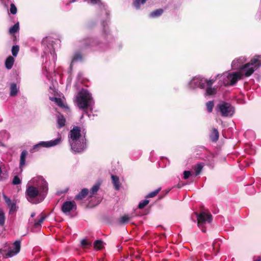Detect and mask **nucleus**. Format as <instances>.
I'll list each match as a JSON object with an SVG mask.
<instances>
[{
	"instance_id": "9d476101",
	"label": "nucleus",
	"mask_w": 261,
	"mask_h": 261,
	"mask_svg": "<svg viewBox=\"0 0 261 261\" xmlns=\"http://www.w3.org/2000/svg\"><path fill=\"white\" fill-rule=\"evenodd\" d=\"M72 150L76 152H81L86 148V144L84 142L79 141L77 142H70Z\"/></svg>"
},
{
	"instance_id": "6e6552de",
	"label": "nucleus",
	"mask_w": 261,
	"mask_h": 261,
	"mask_svg": "<svg viewBox=\"0 0 261 261\" xmlns=\"http://www.w3.org/2000/svg\"><path fill=\"white\" fill-rule=\"evenodd\" d=\"M12 248L6 254L5 257H11L19 252L21 248L20 241L19 240L15 241L13 244Z\"/></svg>"
},
{
	"instance_id": "a211bd4d",
	"label": "nucleus",
	"mask_w": 261,
	"mask_h": 261,
	"mask_svg": "<svg viewBox=\"0 0 261 261\" xmlns=\"http://www.w3.org/2000/svg\"><path fill=\"white\" fill-rule=\"evenodd\" d=\"M14 63V59L11 56H9L6 60L5 61V66L6 68L8 69H11Z\"/></svg>"
},
{
	"instance_id": "de8ad7c7",
	"label": "nucleus",
	"mask_w": 261,
	"mask_h": 261,
	"mask_svg": "<svg viewBox=\"0 0 261 261\" xmlns=\"http://www.w3.org/2000/svg\"><path fill=\"white\" fill-rule=\"evenodd\" d=\"M35 213H32L31 216V217H34L35 216Z\"/></svg>"
},
{
	"instance_id": "72a5a7b5",
	"label": "nucleus",
	"mask_w": 261,
	"mask_h": 261,
	"mask_svg": "<svg viewBox=\"0 0 261 261\" xmlns=\"http://www.w3.org/2000/svg\"><path fill=\"white\" fill-rule=\"evenodd\" d=\"M81 246L83 248H86L87 246H91V243L89 242L87 239H83L81 242Z\"/></svg>"
},
{
	"instance_id": "4468645a",
	"label": "nucleus",
	"mask_w": 261,
	"mask_h": 261,
	"mask_svg": "<svg viewBox=\"0 0 261 261\" xmlns=\"http://www.w3.org/2000/svg\"><path fill=\"white\" fill-rule=\"evenodd\" d=\"M219 138V133L217 128H213L211 130L210 138L213 142H216Z\"/></svg>"
},
{
	"instance_id": "20e7f679",
	"label": "nucleus",
	"mask_w": 261,
	"mask_h": 261,
	"mask_svg": "<svg viewBox=\"0 0 261 261\" xmlns=\"http://www.w3.org/2000/svg\"><path fill=\"white\" fill-rule=\"evenodd\" d=\"M217 108L219 109V111L223 117L231 116L234 113L233 107L230 103L226 102L218 104Z\"/></svg>"
},
{
	"instance_id": "8fccbe9b",
	"label": "nucleus",
	"mask_w": 261,
	"mask_h": 261,
	"mask_svg": "<svg viewBox=\"0 0 261 261\" xmlns=\"http://www.w3.org/2000/svg\"><path fill=\"white\" fill-rule=\"evenodd\" d=\"M169 192V190H168V191H166V194H167Z\"/></svg>"
},
{
	"instance_id": "a19ab883",
	"label": "nucleus",
	"mask_w": 261,
	"mask_h": 261,
	"mask_svg": "<svg viewBox=\"0 0 261 261\" xmlns=\"http://www.w3.org/2000/svg\"><path fill=\"white\" fill-rule=\"evenodd\" d=\"M55 101L56 103L60 107H63V103L62 100L60 98H57L55 97Z\"/></svg>"
},
{
	"instance_id": "ddd939ff",
	"label": "nucleus",
	"mask_w": 261,
	"mask_h": 261,
	"mask_svg": "<svg viewBox=\"0 0 261 261\" xmlns=\"http://www.w3.org/2000/svg\"><path fill=\"white\" fill-rule=\"evenodd\" d=\"M3 198L5 200V201L8 207L9 208V213H11L12 212H15L16 211V203L15 202H12L10 198L8 197L5 195H3Z\"/></svg>"
},
{
	"instance_id": "2eb2a0df",
	"label": "nucleus",
	"mask_w": 261,
	"mask_h": 261,
	"mask_svg": "<svg viewBox=\"0 0 261 261\" xmlns=\"http://www.w3.org/2000/svg\"><path fill=\"white\" fill-rule=\"evenodd\" d=\"M111 178L112 180V184L114 185L115 189L116 190H119L121 186L119 178L116 175H112Z\"/></svg>"
},
{
	"instance_id": "f8f14e48",
	"label": "nucleus",
	"mask_w": 261,
	"mask_h": 261,
	"mask_svg": "<svg viewBox=\"0 0 261 261\" xmlns=\"http://www.w3.org/2000/svg\"><path fill=\"white\" fill-rule=\"evenodd\" d=\"M89 193V190L87 188L83 189L74 197V200L82 203V201L88 196Z\"/></svg>"
},
{
	"instance_id": "c03bdc74",
	"label": "nucleus",
	"mask_w": 261,
	"mask_h": 261,
	"mask_svg": "<svg viewBox=\"0 0 261 261\" xmlns=\"http://www.w3.org/2000/svg\"><path fill=\"white\" fill-rule=\"evenodd\" d=\"M240 59H237L233 61L232 65L234 66L236 63L240 61Z\"/></svg>"
},
{
	"instance_id": "a878e982",
	"label": "nucleus",
	"mask_w": 261,
	"mask_h": 261,
	"mask_svg": "<svg viewBox=\"0 0 261 261\" xmlns=\"http://www.w3.org/2000/svg\"><path fill=\"white\" fill-rule=\"evenodd\" d=\"M94 248L96 250H101L103 248V242L101 240H96L94 243Z\"/></svg>"
},
{
	"instance_id": "e433bc0d",
	"label": "nucleus",
	"mask_w": 261,
	"mask_h": 261,
	"mask_svg": "<svg viewBox=\"0 0 261 261\" xmlns=\"http://www.w3.org/2000/svg\"><path fill=\"white\" fill-rule=\"evenodd\" d=\"M21 182V181L18 176H15L12 180V184L14 185H19Z\"/></svg>"
},
{
	"instance_id": "09e8293b",
	"label": "nucleus",
	"mask_w": 261,
	"mask_h": 261,
	"mask_svg": "<svg viewBox=\"0 0 261 261\" xmlns=\"http://www.w3.org/2000/svg\"><path fill=\"white\" fill-rule=\"evenodd\" d=\"M181 186L179 184H178L177 186V187L178 188H181Z\"/></svg>"
},
{
	"instance_id": "f704fd0d",
	"label": "nucleus",
	"mask_w": 261,
	"mask_h": 261,
	"mask_svg": "<svg viewBox=\"0 0 261 261\" xmlns=\"http://www.w3.org/2000/svg\"><path fill=\"white\" fill-rule=\"evenodd\" d=\"M19 50V47L18 45H14L12 48V54L13 56L16 57Z\"/></svg>"
},
{
	"instance_id": "c85d7f7f",
	"label": "nucleus",
	"mask_w": 261,
	"mask_h": 261,
	"mask_svg": "<svg viewBox=\"0 0 261 261\" xmlns=\"http://www.w3.org/2000/svg\"><path fill=\"white\" fill-rule=\"evenodd\" d=\"M203 165L202 164H198L194 168L196 175H199L203 168Z\"/></svg>"
},
{
	"instance_id": "423d86ee",
	"label": "nucleus",
	"mask_w": 261,
	"mask_h": 261,
	"mask_svg": "<svg viewBox=\"0 0 261 261\" xmlns=\"http://www.w3.org/2000/svg\"><path fill=\"white\" fill-rule=\"evenodd\" d=\"M25 194L27 198L29 201L36 198L39 194L42 195V194L38 191V189L33 186H29L27 188Z\"/></svg>"
},
{
	"instance_id": "b1692460",
	"label": "nucleus",
	"mask_w": 261,
	"mask_h": 261,
	"mask_svg": "<svg viewBox=\"0 0 261 261\" xmlns=\"http://www.w3.org/2000/svg\"><path fill=\"white\" fill-rule=\"evenodd\" d=\"M99 189V185L98 184H95L94 185L92 188L91 189L90 192H89V197L91 198L93 195L97 193V192Z\"/></svg>"
},
{
	"instance_id": "7ed1b4c3",
	"label": "nucleus",
	"mask_w": 261,
	"mask_h": 261,
	"mask_svg": "<svg viewBox=\"0 0 261 261\" xmlns=\"http://www.w3.org/2000/svg\"><path fill=\"white\" fill-rule=\"evenodd\" d=\"M91 96L86 89H82L76 96V101L79 108L81 109H87L89 107Z\"/></svg>"
},
{
	"instance_id": "0eeeda50",
	"label": "nucleus",
	"mask_w": 261,
	"mask_h": 261,
	"mask_svg": "<svg viewBox=\"0 0 261 261\" xmlns=\"http://www.w3.org/2000/svg\"><path fill=\"white\" fill-rule=\"evenodd\" d=\"M76 209V205L74 200L64 202L61 207L62 211L65 214L70 213L72 210H75Z\"/></svg>"
},
{
	"instance_id": "aec40b11",
	"label": "nucleus",
	"mask_w": 261,
	"mask_h": 261,
	"mask_svg": "<svg viewBox=\"0 0 261 261\" xmlns=\"http://www.w3.org/2000/svg\"><path fill=\"white\" fill-rule=\"evenodd\" d=\"M83 59V57L82 54L80 52H76L73 56L71 64H70V68L72 67V64L73 63L79 61H82Z\"/></svg>"
},
{
	"instance_id": "3c124183",
	"label": "nucleus",
	"mask_w": 261,
	"mask_h": 261,
	"mask_svg": "<svg viewBox=\"0 0 261 261\" xmlns=\"http://www.w3.org/2000/svg\"><path fill=\"white\" fill-rule=\"evenodd\" d=\"M163 197L164 196L160 197V199H162Z\"/></svg>"
},
{
	"instance_id": "c756f323",
	"label": "nucleus",
	"mask_w": 261,
	"mask_h": 261,
	"mask_svg": "<svg viewBox=\"0 0 261 261\" xmlns=\"http://www.w3.org/2000/svg\"><path fill=\"white\" fill-rule=\"evenodd\" d=\"M18 30L19 23H17L10 28L9 32L10 34H15L18 31Z\"/></svg>"
},
{
	"instance_id": "6ab92c4d",
	"label": "nucleus",
	"mask_w": 261,
	"mask_h": 261,
	"mask_svg": "<svg viewBox=\"0 0 261 261\" xmlns=\"http://www.w3.org/2000/svg\"><path fill=\"white\" fill-rule=\"evenodd\" d=\"M66 119L63 115H59L57 116L58 127L61 128L65 125Z\"/></svg>"
},
{
	"instance_id": "58836bf2",
	"label": "nucleus",
	"mask_w": 261,
	"mask_h": 261,
	"mask_svg": "<svg viewBox=\"0 0 261 261\" xmlns=\"http://www.w3.org/2000/svg\"><path fill=\"white\" fill-rule=\"evenodd\" d=\"M204 83H206L207 87H212V85L215 82L216 80L214 79H210V80H204Z\"/></svg>"
},
{
	"instance_id": "79ce46f5",
	"label": "nucleus",
	"mask_w": 261,
	"mask_h": 261,
	"mask_svg": "<svg viewBox=\"0 0 261 261\" xmlns=\"http://www.w3.org/2000/svg\"><path fill=\"white\" fill-rule=\"evenodd\" d=\"M220 245L219 244L217 243V242H214L213 243L212 246H213V249L214 251V254L216 255L218 252V250H216V248H218L219 247Z\"/></svg>"
},
{
	"instance_id": "f3484780",
	"label": "nucleus",
	"mask_w": 261,
	"mask_h": 261,
	"mask_svg": "<svg viewBox=\"0 0 261 261\" xmlns=\"http://www.w3.org/2000/svg\"><path fill=\"white\" fill-rule=\"evenodd\" d=\"M28 154V151L25 150H23L20 154V163H19V168L21 169V171H22V168L24 165L25 163V159L26 156Z\"/></svg>"
},
{
	"instance_id": "bb28decb",
	"label": "nucleus",
	"mask_w": 261,
	"mask_h": 261,
	"mask_svg": "<svg viewBox=\"0 0 261 261\" xmlns=\"http://www.w3.org/2000/svg\"><path fill=\"white\" fill-rule=\"evenodd\" d=\"M5 216L3 210L0 208V226H3L5 223Z\"/></svg>"
},
{
	"instance_id": "4c0bfd02",
	"label": "nucleus",
	"mask_w": 261,
	"mask_h": 261,
	"mask_svg": "<svg viewBox=\"0 0 261 261\" xmlns=\"http://www.w3.org/2000/svg\"><path fill=\"white\" fill-rule=\"evenodd\" d=\"M88 3L92 5H100L101 4V0H86Z\"/></svg>"
},
{
	"instance_id": "c9c22d12",
	"label": "nucleus",
	"mask_w": 261,
	"mask_h": 261,
	"mask_svg": "<svg viewBox=\"0 0 261 261\" xmlns=\"http://www.w3.org/2000/svg\"><path fill=\"white\" fill-rule=\"evenodd\" d=\"M149 201L147 199L143 200L142 202H140V203L138 205V208L139 209H143L149 203Z\"/></svg>"
},
{
	"instance_id": "a18cd8bd",
	"label": "nucleus",
	"mask_w": 261,
	"mask_h": 261,
	"mask_svg": "<svg viewBox=\"0 0 261 261\" xmlns=\"http://www.w3.org/2000/svg\"><path fill=\"white\" fill-rule=\"evenodd\" d=\"M254 261H261V255L258 256L257 258Z\"/></svg>"
},
{
	"instance_id": "37998d69",
	"label": "nucleus",
	"mask_w": 261,
	"mask_h": 261,
	"mask_svg": "<svg viewBox=\"0 0 261 261\" xmlns=\"http://www.w3.org/2000/svg\"><path fill=\"white\" fill-rule=\"evenodd\" d=\"M191 174V172L190 171H185L184 172V178L186 179H188Z\"/></svg>"
},
{
	"instance_id": "9b49d317",
	"label": "nucleus",
	"mask_w": 261,
	"mask_h": 261,
	"mask_svg": "<svg viewBox=\"0 0 261 261\" xmlns=\"http://www.w3.org/2000/svg\"><path fill=\"white\" fill-rule=\"evenodd\" d=\"M204 80L200 77H194L190 82V85L193 88L204 89L205 87Z\"/></svg>"
},
{
	"instance_id": "4be33fe9",
	"label": "nucleus",
	"mask_w": 261,
	"mask_h": 261,
	"mask_svg": "<svg viewBox=\"0 0 261 261\" xmlns=\"http://www.w3.org/2000/svg\"><path fill=\"white\" fill-rule=\"evenodd\" d=\"M217 93V87H207L205 90L206 96H212Z\"/></svg>"
},
{
	"instance_id": "f03ea898",
	"label": "nucleus",
	"mask_w": 261,
	"mask_h": 261,
	"mask_svg": "<svg viewBox=\"0 0 261 261\" xmlns=\"http://www.w3.org/2000/svg\"><path fill=\"white\" fill-rule=\"evenodd\" d=\"M197 216V226L201 231L205 233L206 232V225L210 224L213 220L212 214L207 212H201L199 213L196 212Z\"/></svg>"
},
{
	"instance_id": "2f4dec72",
	"label": "nucleus",
	"mask_w": 261,
	"mask_h": 261,
	"mask_svg": "<svg viewBox=\"0 0 261 261\" xmlns=\"http://www.w3.org/2000/svg\"><path fill=\"white\" fill-rule=\"evenodd\" d=\"M146 1V0H135L133 4L137 9H139L140 7V4H145Z\"/></svg>"
},
{
	"instance_id": "473e14b6",
	"label": "nucleus",
	"mask_w": 261,
	"mask_h": 261,
	"mask_svg": "<svg viewBox=\"0 0 261 261\" xmlns=\"http://www.w3.org/2000/svg\"><path fill=\"white\" fill-rule=\"evenodd\" d=\"M130 219V217L127 215H124L121 217L119 220V223L121 224H125Z\"/></svg>"
},
{
	"instance_id": "49530a36",
	"label": "nucleus",
	"mask_w": 261,
	"mask_h": 261,
	"mask_svg": "<svg viewBox=\"0 0 261 261\" xmlns=\"http://www.w3.org/2000/svg\"><path fill=\"white\" fill-rule=\"evenodd\" d=\"M43 190L44 191V192H45V193H46L47 191V187H44V188H43Z\"/></svg>"
},
{
	"instance_id": "cd10ccee",
	"label": "nucleus",
	"mask_w": 261,
	"mask_h": 261,
	"mask_svg": "<svg viewBox=\"0 0 261 261\" xmlns=\"http://www.w3.org/2000/svg\"><path fill=\"white\" fill-rule=\"evenodd\" d=\"M161 188H159L158 189L155 190V191L149 193L148 195H147L146 196L145 198H152V197H155L159 193V192L161 191Z\"/></svg>"
},
{
	"instance_id": "1a4fd4ad",
	"label": "nucleus",
	"mask_w": 261,
	"mask_h": 261,
	"mask_svg": "<svg viewBox=\"0 0 261 261\" xmlns=\"http://www.w3.org/2000/svg\"><path fill=\"white\" fill-rule=\"evenodd\" d=\"M81 136V128L79 126H74L70 132V142H77Z\"/></svg>"
},
{
	"instance_id": "412c9836",
	"label": "nucleus",
	"mask_w": 261,
	"mask_h": 261,
	"mask_svg": "<svg viewBox=\"0 0 261 261\" xmlns=\"http://www.w3.org/2000/svg\"><path fill=\"white\" fill-rule=\"evenodd\" d=\"M163 12H164V10L162 9H156L150 13L149 16L151 18H155V17L161 16L162 15V14L163 13Z\"/></svg>"
},
{
	"instance_id": "39448f33",
	"label": "nucleus",
	"mask_w": 261,
	"mask_h": 261,
	"mask_svg": "<svg viewBox=\"0 0 261 261\" xmlns=\"http://www.w3.org/2000/svg\"><path fill=\"white\" fill-rule=\"evenodd\" d=\"M61 141V138H58L54 140H51L49 141H42L39 143L38 144L34 145L33 149L36 150L37 148L40 147L48 148L55 146L59 144L60 143Z\"/></svg>"
},
{
	"instance_id": "5701e85b",
	"label": "nucleus",
	"mask_w": 261,
	"mask_h": 261,
	"mask_svg": "<svg viewBox=\"0 0 261 261\" xmlns=\"http://www.w3.org/2000/svg\"><path fill=\"white\" fill-rule=\"evenodd\" d=\"M17 93L18 89L17 88L16 84L12 83L10 85V96H15L17 95Z\"/></svg>"
},
{
	"instance_id": "f257e3e1",
	"label": "nucleus",
	"mask_w": 261,
	"mask_h": 261,
	"mask_svg": "<svg viewBox=\"0 0 261 261\" xmlns=\"http://www.w3.org/2000/svg\"><path fill=\"white\" fill-rule=\"evenodd\" d=\"M260 56H255L252 59L250 62L241 66L239 67L240 71H243L246 69L244 74L240 72H234L233 73H229L227 78L230 80L229 84L227 85L233 86L235 85L239 80H241L243 75L246 77L251 76L254 71L259 68L261 66V61L259 60Z\"/></svg>"
},
{
	"instance_id": "7c9ffc66",
	"label": "nucleus",
	"mask_w": 261,
	"mask_h": 261,
	"mask_svg": "<svg viewBox=\"0 0 261 261\" xmlns=\"http://www.w3.org/2000/svg\"><path fill=\"white\" fill-rule=\"evenodd\" d=\"M214 106V103L213 101H209L206 103V109L209 113L212 112Z\"/></svg>"
},
{
	"instance_id": "393cba45",
	"label": "nucleus",
	"mask_w": 261,
	"mask_h": 261,
	"mask_svg": "<svg viewBox=\"0 0 261 261\" xmlns=\"http://www.w3.org/2000/svg\"><path fill=\"white\" fill-rule=\"evenodd\" d=\"M46 218V216L45 215H43L42 213L41 214V218L39 219V220L38 221H35V224H34V226L36 227V228H38L39 227V226H41V225L42 224V223L43 222V221H44V220Z\"/></svg>"
},
{
	"instance_id": "ea45409f",
	"label": "nucleus",
	"mask_w": 261,
	"mask_h": 261,
	"mask_svg": "<svg viewBox=\"0 0 261 261\" xmlns=\"http://www.w3.org/2000/svg\"><path fill=\"white\" fill-rule=\"evenodd\" d=\"M10 11L12 14H15L16 13L17 8L14 4H11Z\"/></svg>"
},
{
	"instance_id": "dca6fc26",
	"label": "nucleus",
	"mask_w": 261,
	"mask_h": 261,
	"mask_svg": "<svg viewBox=\"0 0 261 261\" xmlns=\"http://www.w3.org/2000/svg\"><path fill=\"white\" fill-rule=\"evenodd\" d=\"M94 43V41L91 38H87L81 41V46L82 48H86L92 46Z\"/></svg>"
}]
</instances>
